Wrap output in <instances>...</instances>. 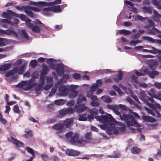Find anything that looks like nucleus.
Listing matches in <instances>:
<instances>
[{"label":"nucleus","mask_w":161,"mask_h":161,"mask_svg":"<svg viewBox=\"0 0 161 161\" xmlns=\"http://www.w3.org/2000/svg\"><path fill=\"white\" fill-rule=\"evenodd\" d=\"M66 6V4H65L61 5V6L58 5L51 8H44L43 9V13L46 15L50 16L51 15V14L50 13L51 11H53L54 12H59L61 11L62 8H61V7H65Z\"/></svg>","instance_id":"obj_10"},{"label":"nucleus","mask_w":161,"mask_h":161,"mask_svg":"<svg viewBox=\"0 0 161 161\" xmlns=\"http://www.w3.org/2000/svg\"><path fill=\"white\" fill-rule=\"evenodd\" d=\"M73 119L72 118L68 119L64 121L63 125L66 128H69L73 122Z\"/></svg>","instance_id":"obj_24"},{"label":"nucleus","mask_w":161,"mask_h":161,"mask_svg":"<svg viewBox=\"0 0 161 161\" xmlns=\"http://www.w3.org/2000/svg\"><path fill=\"white\" fill-rule=\"evenodd\" d=\"M101 99H103L104 102L107 103H109L112 101L111 98L105 96H102L101 97Z\"/></svg>","instance_id":"obj_35"},{"label":"nucleus","mask_w":161,"mask_h":161,"mask_svg":"<svg viewBox=\"0 0 161 161\" xmlns=\"http://www.w3.org/2000/svg\"><path fill=\"white\" fill-rule=\"evenodd\" d=\"M10 15L12 16H14L15 17L19 18L21 20L25 21L26 19H27L25 15L15 13L10 10H8L5 12H3V14L2 17H6L8 18H10L9 16Z\"/></svg>","instance_id":"obj_11"},{"label":"nucleus","mask_w":161,"mask_h":161,"mask_svg":"<svg viewBox=\"0 0 161 161\" xmlns=\"http://www.w3.org/2000/svg\"><path fill=\"white\" fill-rule=\"evenodd\" d=\"M107 106L108 108L113 110L117 115H119L120 114L119 112L117 110V108L118 107L117 105H108Z\"/></svg>","instance_id":"obj_26"},{"label":"nucleus","mask_w":161,"mask_h":161,"mask_svg":"<svg viewBox=\"0 0 161 161\" xmlns=\"http://www.w3.org/2000/svg\"><path fill=\"white\" fill-rule=\"evenodd\" d=\"M152 50H149L147 49H143L142 51L145 52H150L153 53H158L161 54V50H158L153 47H152Z\"/></svg>","instance_id":"obj_23"},{"label":"nucleus","mask_w":161,"mask_h":161,"mask_svg":"<svg viewBox=\"0 0 161 161\" xmlns=\"http://www.w3.org/2000/svg\"><path fill=\"white\" fill-rule=\"evenodd\" d=\"M31 29L32 31L36 33L40 32L41 30L40 27L37 25L33 26Z\"/></svg>","instance_id":"obj_37"},{"label":"nucleus","mask_w":161,"mask_h":161,"mask_svg":"<svg viewBox=\"0 0 161 161\" xmlns=\"http://www.w3.org/2000/svg\"><path fill=\"white\" fill-rule=\"evenodd\" d=\"M102 84V81L101 80H98L97 81L96 84H95L98 87L100 86Z\"/></svg>","instance_id":"obj_63"},{"label":"nucleus","mask_w":161,"mask_h":161,"mask_svg":"<svg viewBox=\"0 0 161 161\" xmlns=\"http://www.w3.org/2000/svg\"><path fill=\"white\" fill-rule=\"evenodd\" d=\"M56 71L58 75H61L64 73V69L63 67L59 65H56Z\"/></svg>","instance_id":"obj_27"},{"label":"nucleus","mask_w":161,"mask_h":161,"mask_svg":"<svg viewBox=\"0 0 161 161\" xmlns=\"http://www.w3.org/2000/svg\"><path fill=\"white\" fill-rule=\"evenodd\" d=\"M132 79L135 83L138 84L141 86L143 87H146L147 86V85L145 83H139L138 81L136 79V78L134 76H132Z\"/></svg>","instance_id":"obj_31"},{"label":"nucleus","mask_w":161,"mask_h":161,"mask_svg":"<svg viewBox=\"0 0 161 161\" xmlns=\"http://www.w3.org/2000/svg\"><path fill=\"white\" fill-rule=\"evenodd\" d=\"M157 63V62H153L149 66L150 68L152 69H155L158 64Z\"/></svg>","instance_id":"obj_47"},{"label":"nucleus","mask_w":161,"mask_h":161,"mask_svg":"<svg viewBox=\"0 0 161 161\" xmlns=\"http://www.w3.org/2000/svg\"><path fill=\"white\" fill-rule=\"evenodd\" d=\"M92 100L91 104L93 107L98 106L100 102L98 101V99L96 96H92L91 97Z\"/></svg>","instance_id":"obj_19"},{"label":"nucleus","mask_w":161,"mask_h":161,"mask_svg":"<svg viewBox=\"0 0 161 161\" xmlns=\"http://www.w3.org/2000/svg\"><path fill=\"white\" fill-rule=\"evenodd\" d=\"M65 102V101L62 99L57 100L54 101V103L57 105H61L63 104Z\"/></svg>","instance_id":"obj_42"},{"label":"nucleus","mask_w":161,"mask_h":161,"mask_svg":"<svg viewBox=\"0 0 161 161\" xmlns=\"http://www.w3.org/2000/svg\"><path fill=\"white\" fill-rule=\"evenodd\" d=\"M10 18H8L6 17H3L4 18H6V19H0V25L2 26H5L6 23L12 25H15L19 22V20L15 18H14V22H13L12 20V15H10L9 16Z\"/></svg>","instance_id":"obj_9"},{"label":"nucleus","mask_w":161,"mask_h":161,"mask_svg":"<svg viewBox=\"0 0 161 161\" xmlns=\"http://www.w3.org/2000/svg\"><path fill=\"white\" fill-rule=\"evenodd\" d=\"M42 159L45 161H47L49 159L48 156L46 154H42L41 155Z\"/></svg>","instance_id":"obj_52"},{"label":"nucleus","mask_w":161,"mask_h":161,"mask_svg":"<svg viewBox=\"0 0 161 161\" xmlns=\"http://www.w3.org/2000/svg\"><path fill=\"white\" fill-rule=\"evenodd\" d=\"M48 71V67H47L46 65L43 64V70L42 72V76H41L40 80L41 81V82L40 84H39L38 85V87H37V85L35 86V88L36 90H40V89L42 87L44 83V76L43 75L45 74Z\"/></svg>","instance_id":"obj_13"},{"label":"nucleus","mask_w":161,"mask_h":161,"mask_svg":"<svg viewBox=\"0 0 161 161\" xmlns=\"http://www.w3.org/2000/svg\"><path fill=\"white\" fill-rule=\"evenodd\" d=\"M31 66L32 67L34 68L35 67L37 64V62L36 60H32L30 63Z\"/></svg>","instance_id":"obj_49"},{"label":"nucleus","mask_w":161,"mask_h":161,"mask_svg":"<svg viewBox=\"0 0 161 161\" xmlns=\"http://www.w3.org/2000/svg\"><path fill=\"white\" fill-rule=\"evenodd\" d=\"M64 127L63 125L60 124H55L52 127L53 129L57 130L60 132H62L64 130Z\"/></svg>","instance_id":"obj_22"},{"label":"nucleus","mask_w":161,"mask_h":161,"mask_svg":"<svg viewBox=\"0 0 161 161\" xmlns=\"http://www.w3.org/2000/svg\"><path fill=\"white\" fill-rule=\"evenodd\" d=\"M36 85V83L33 79H31L29 80L21 81L16 85V87L25 90H28L35 86Z\"/></svg>","instance_id":"obj_4"},{"label":"nucleus","mask_w":161,"mask_h":161,"mask_svg":"<svg viewBox=\"0 0 161 161\" xmlns=\"http://www.w3.org/2000/svg\"><path fill=\"white\" fill-rule=\"evenodd\" d=\"M143 9L144 12L147 13L149 14H151L152 12V9L148 7H143Z\"/></svg>","instance_id":"obj_44"},{"label":"nucleus","mask_w":161,"mask_h":161,"mask_svg":"<svg viewBox=\"0 0 161 161\" xmlns=\"http://www.w3.org/2000/svg\"><path fill=\"white\" fill-rule=\"evenodd\" d=\"M31 21V20L29 19H26L25 20L26 25L28 28H31L33 26V24Z\"/></svg>","instance_id":"obj_33"},{"label":"nucleus","mask_w":161,"mask_h":161,"mask_svg":"<svg viewBox=\"0 0 161 161\" xmlns=\"http://www.w3.org/2000/svg\"><path fill=\"white\" fill-rule=\"evenodd\" d=\"M30 4L36 6V7H31L29 8L25 9V12L31 18H34L33 13L31 10L35 12H39L43 7L49 6L50 3L44 2H30Z\"/></svg>","instance_id":"obj_2"},{"label":"nucleus","mask_w":161,"mask_h":161,"mask_svg":"<svg viewBox=\"0 0 161 161\" xmlns=\"http://www.w3.org/2000/svg\"><path fill=\"white\" fill-rule=\"evenodd\" d=\"M66 108L61 109L59 111V113L61 115H65L67 114Z\"/></svg>","instance_id":"obj_56"},{"label":"nucleus","mask_w":161,"mask_h":161,"mask_svg":"<svg viewBox=\"0 0 161 161\" xmlns=\"http://www.w3.org/2000/svg\"><path fill=\"white\" fill-rule=\"evenodd\" d=\"M66 137L67 139L71 138L70 141L72 144H81L84 142L81 140L79 139V135L78 134H73L71 132H69L67 133Z\"/></svg>","instance_id":"obj_7"},{"label":"nucleus","mask_w":161,"mask_h":161,"mask_svg":"<svg viewBox=\"0 0 161 161\" xmlns=\"http://www.w3.org/2000/svg\"><path fill=\"white\" fill-rule=\"evenodd\" d=\"M155 91L154 88L151 89L148 92V94L154 98L160 100V99H161V98H159L158 96L155 95Z\"/></svg>","instance_id":"obj_29"},{"label":"nucleus","mask_w":161,"mask_h":161,"mask_svg":"<svg viewBox=\"0 0 161 161\" xmlns=\"http://www.w3.org/2000/svg\"><path fill=\"white\" fill-rule=\"evenodd\" d=\"M0 121L3 124H6V120L3 118V116L1 113L0 114Z\"/></svg>","instance_id":"obj_51"},{"label":"nucleus","mask_w":161,"mask_h":161,"mask_svg":"<svg viewBox=\"0 0 161 161\" xmlns=\"http://www.w3.org/2000/svg\"><path fill=\"white\" fill-rule=\"evenodd\" d=\"M24 66L15 67L13 69L9 71L7 73H5V74L6 76L10 77L16 74L22 75L24 72Z\"/></svg>","instance_id":"obj_12"},{"label":"nucleus","mask_w":161,"mask_h":161,"mask_svg":"<svg viewBox=\"0 0 161 161\" xmlns=\"http://www.w3.org/2000/svg\"><path fill=\"white\" fill-rule=\"evenodd\" d=\"M117 105L118 106V107L117 108V110H118L119 108H120L123 110H125L127 108L124 105L120 104Z\"/></svg>","instance_id":"obj_48"},{"label":"nucleus","mask_w":161,"mask_h":161,"mask_svg":"<svg viewBox=\"0 0 161 161\" xmlns=\"http://www.w3.org/2000/svg\"><path fill=\"white\" fill-rule=\"evenodd\" d=\"M67 114L72 113L73 112V110L72 108H66Z\"/></svg>","instance_id":"obj_55"},{"label":"nucleus","mask_w":161,"mask_h":161,"mask_svg":"<svg viewBox=\"0 0 161 161\" xmlns=\"http://www.w3.org/2000/svg\"><path fill=\"white\" fill-rule=\"evenodd\" d=\"M122 73L121 71H119L118 75L117 76L118 79L115 78L114 79V80L117 82L119 80H121L122 78Z\"/></svg>","instance_id":"obj_46"},{"label":"nucleus","mask_w":161,"mask_h":161,"mask_svg":"<svg viewBox=\"0 0 161 161\" xmlns=\"http://www.w3.org/2000/svg\"><path fill=\"white\" fill-rule=\"evenodd\" d=\"M120 33L125 35H128L130 34V32L127 30H122L120 31Z\"/></svg>","instance_id":"obj_50"},{"label":"nucleus","mask_w":161,"mask_h":161,"mask_svg":"<svg viewBox=\"0 0 161 161\" xmlns=\"http://www.w3.org/2000/svg\"><path fill=\"white\" fill-rule=\"evenodd\" d=\"M31 135V131L29 130H26L25 133V135L26 137H28Z\"/></svg>","instance_id":"obj_58"},{"label":"nucleus","mask_w":161,"mask_h":161,"mask_svg":"<svg viewBox=\"0 0 161 161\" xmlns=\"http://www.w3.org/2000/svg\"><path fill=\"white\" fill-rule=\"evenodd\" d=\"M143 72L144 73H140L136 71V74L137 76H141L144 74H148L149 76L152 78H154L156 75L158 74V73L157 71H152L151 72H149L148 69H145Z\"/></svg>","instance_id":"obj_15"},{"label":"nucleus","mask_w":161,"mask_h":161,"mask_svg":"<svg viewBox=\"0 0 161 161\" xmlns=\"http://www.w3.org/2000/svg\"><path fill=\"white\" fill-rule=\"evenodd\" d=\"M84 111H89L91 114H92L94 116L97 115V110L96 109H93L92 110L89 109L87 107H85L84 108Z\"/></svg>","instance_id":"obj_28"},{"label":"nucleus","mask_w":161,"mask_h":161,"mask_svg":"<svg viewBox=\"0 0 161 161\" xmlns=\"http://www.w3.org/2000/svg\"><path fill=\"white\" fill-rule=\"evenodd\" d=\"M86 100V98L82 95H79L77 100V104L75 106L76 111L78 113L84 111V102Z\"/></svg>","instance_id":"obj_6"},{"label":"nucleus","mask_w":161,"mask_h":161,"mask_svg":"<svg viewBox=\"0 0 161 161\" xmlns=\"http://www.w3.org/2000/svg\"><path fill=\"white\" fill-rule=\"evenodd\" d=\"M113 88L116 91L118 92L119 94L120 95H122L123 94V92L121 91L120 89H119L118 87L115 86L114 85L113 86Z\"/></svg>","instance_id":"obj_43"},{"label":"nucleus","mask_w":161,"mask_h":161,"mask_svg":"<svg viewBox=\"0 0 161 161\" xmlns=\"http://www.w3.org/2000/svg\"><path fill=\"white\" fill-rule=\"evenodd\" d=\"M95 118L97 121L103 123V125L99 126L109 134H117L125 131L126 128L124 124L118 123L110 114H107L105 116H96Z\"/></svg>","instance_id":"obj_1"},{"label":"nucleus","mask_w":161,"mask_h":161,"mask_svg":"<svg viewBox=\"0 0 161 161\" xmlns=\"http://www.w3.org/2000/svg\"><path fill=\"white\" fill-rule=\"evenodd\" d=\"M77 93L78 92L76 91H71L69 94V97L71 98H73L77 96Z\"/></svg>","instance_id":"obj_38"},{"label":"nucleus","mask_w":161,"mask_h":161,"mask_svg":"<svg viewBox=\"0 0 161 161\" xmlns=\"http://www.w3.org/2000/svg\"><path fill=\"white\" fill-rule=\"evenodd\" d=\"M4 33L8 35H12L18 38H20L23 36L27 40L28 39V36L25 31L24 30H19L18 32L16 33L10 30H8L5 31Z\"/></svg>","instance_id":"obj_8"},{"label":"nucleus","mask_w":161,"mask_h":161,"mask_svg":"<svg viewBox=\"0 0 161 161\" xmlns=\"http://www.w3.org/2000/svg\"><path fill=\"white\" fill-rule=\"evenodd\" d=\"M25 149L29 153L33 156V157H35V155L34 150L29 147H26Z\"/></svg>","instance_id":"obj_41"},{"label":"nucleus","mask_w":161,"mask_h":161,"mask_svg":"<svg viewBox=\"0 0 161 161\" xmlns=\"http://www.w3.org/2000/svg\"><path fill=\"white\" fill-rule=\"evenodd\" d=\"M78 87L77 85H71L68 86L62 85L60 86L59 88V94L60 95L65 96L68 93V89L69 91H75Z\"/></svg>","instance_id":"obj_5"},{"label":"nucleus","mask_w":161,"mask_h":161,"mask_svg":"<svg viewBox=\"0 0 161 161\" xmlns=\"http://www.w3.org/2000/svg\"><path fill=\"white\" fill-rule=\"evenodd\" d=\"M14 111L16 113H18L19 112V107L17 105H16L14 107Z\"/></svg>","instance_id":"obj_62"},{"label":"nucleus","mask_w":161,"mask_h":161,"mask_svg":"<svg viewBox=\"0 0 161 161\" xmlns=\"http://www.w3.org/2000/svg\"><path fill=\"white\" fill-rule=\"evenodd\" d=\"M148 22L151 25H154V23L152 20H148ZM145 28L147 29H151L149 31V33H150L155 34L157 33H159L160 32L158 30L155 28L154 26H146Z\"/></svg>","instance_id":"obj_16"},{"label":"nucleus","mask_w":161,"mask_h":161,"mask_svg":"<svg viewBox=\"0 0 161 161\" xmlns=\"http://www.w3.org/2000/svg\"><path fill=\"white\" fill-rule=\"evenodd\" d=\"M151 108L155 109L156 108L160 109L161 108V105L158 104L156 103L155 105L153 103H149L148 102L144 101Z\"/></svg>","instance_id":"obj_25"},{"label":"nucleus","mask_w":161,"mask_h":161,"mask_svg":"<svg viewBox=\"0 0 161 161\" xmlns=\"http://www.w3.org/2000/svg\"><path fill=\"white\" fill-rule=\"evenodd\" d=\"M143 38L144 40L148 41L151 42H154V40L153 38L149 37H144Z\"/></svg>","instance_id":"obj_53"},{"label":"nucleus","mask_w":161,"mask_h":161,"mask_svg":"<svg viewBox=\"0 0 161 161\" xmlns=\"http://www.w3.org/2000/svg\"><path fill=\"white\" fill-rule=\"evenodd\" d=\"M12 65V63H5L0 65V73L3 74L6 77H9L6 76L5 73H7L9 71H6L10 68Z\"/></svg>","instance_id":"obj_14"},{"label":"nucleus","mask_w":161,"mask_h":161,"mask_svg":"<svg viewBox=\"0 0 161 161\" xmlns=\"http://www.w3.org/2000/svg\"><path fill=\"white\" fill-rule=\"evenodd\" d=\"M53 83V79L50 77H47V85L44 86V89L45 90H47L50 88L52 85Z\"/></svg>","instance_id":"obj_20"},{"label":"nucleus","mask_w":161,"mask_h":161,"mask_svg":"<svg viewBox=\"0 0 161 161\" xmlns=\"http://www.w3.org/2000/svg\"><path fill=\"white\" fill-rule=\"evenodd\" d=\"M131 151L133 154H137L141 152V150L139 148L133 147L131 149Z\"/></svg>","instance_id":"obj_36"},{"label":"nucleus","mask_w":161,"mask_h":161,"mask_svg":"<svg viewBox=\"0 0 161 161\" xmlns=\"http://www.w3.org/2000/svg\"><path fill=\"white\" fill-rule=\"evenodd\" d=\"M141 41L139 40H137L136 41L133 40L131 41L130 42V46H134L136 44L141 42Z\"/></svg>","instance_id":"obj_45"},{"label":"nucleus","mask_w":161,"mask_h":161,"mask_svg":"<svg viewBox=\"0 0 161 161\" xmlns=\"http://www.w3.org/2000/svg\"><path fill=\"white\" fill-rule=\"evenodd\" d=\"M159 0H152V3L158 9H161V3L158 2Z\"/></svg>","instance_id":"obj_32"},{"label":"nucleus","mask_w":161,"mask_h":161,"mask_svg":"<svg viewBox=\"0 0 161 161\" xmlns=\"http://www.w3.org/2000/svg\"><path fill=\"white\" fill-rule=\"evenodd\" d=\"M33 22L35 24H39L41 25L42 26L44 25L38 19H35Z\"/></svg>","instance_id":"obj_57"},{"label":"nucleus","mask_w":161,"mask_h":161,"mask_svg":"<svg viewBox=\"0 0 161 161\" xmlns=\"http://www.w3.org/2000/svg\"><path fill=\"white\" fill-rule=\"evenodd\" d=\"M156 157L158 159L161 158V151H158L156 154Z\"/></svg>","instance_id":"obj_64"},{"label":"nucleus","mask_w":161,"mask_h":161,"mask_svg":"<svg viewBox=\"0 0 161 161\" xmlns=\"http://www.w3.org/2000/svg\"><path fill=\"white\" fill-rule=\"evenodd\" d=\"M120 118L122 120L125 121L128 126H134L137 128L140 127V125L136 121L135 118L130 115L123 114L122 115L120 116Z\"/></svg>","instance_id":"obj_3"},{"label":"nucleus","mask_w":161,"mask_h":161,"mask_svg":"<svg viewBox=\"0 0 161 161\" xmlns=\"http://www.w3.org/2000/svg\"><path fill=\"white\" fill-rule=\"evenodd\" d=\"M53 61L54 60L51 58L48 59L47 60V64L49 65V67L51 69H53Z\"/></svg>","instance_id":"obj_39"},{"label":"nucleus","mask_w":161,"mask_h":161,"mask_svg":"<svg viewBox=\"0 0 161 161\" xmlns=\"http://www.w3.org/2000/svg\"><path fill=\"white\" fill-rule=\"evenodd\" d=\"M8 140L9 142H12L17 146L21 147L23 146V143L15 139L12 136L8 137Z\"/></svg>","instance_id":"obj_17"},{"label":"nucleus","mask_w":161,"mask_h":161,"mask_svg":"<svg viewBox=\"0 0 161 161\" xmlns=\"http://www.w3.org/2000/svg\"><path fill=\"white\" fill-rule=\"evenodd\" d=\"M142 118L144 120L148 122H152L153 120V119L151 117L145 116H142Z\"/></svg>","instance_id":"obj_40"},{"label":"nucleus","mask_w":161,"mask_h":161,"mask_svg":"<svg viewBox=\"0 0 161 161\" xmlns=\"http://www.w3.org/2000/svg\"><path fill=\"white\" fill-rule=\"evenodd\" d=\"M119 86L121 88L124 90L127 93L130 94L133 98L134 99V100H136L137 102H138V100L136 96L133 95V92L130 89L128 88L126 89L121 84L119 85Z\"/></svg>","instance_id":"obj_18"},{"label":"nucleus","mask_w":161,"mask_h":161,"mask_svg":"<svg viewBox=\"0 0 161 161\" xmlns=\"http://www.w3.org/2000/svg\"><path fill=\"white\" fill-rule=\"evenodd\" d=\"M87 120L86 115V114H83L79 115L78 120L81 121H85Z\"/></svg>","instance_id":"obj_34"},{"label":"nucleus","mask_w":161,"mask_h":161,"mask_svg":"<svg viewBox=\"0 0 161 161\" xmlns=\"http://www.w3.org/2000/svg\"><path fill=\"white\" fill-rule=\"evenodd\" d=\"M90 156L89 155H85L80 158L82 159H88L90 158Z\"/></svg>","instance_id":"obj_59"},{"label":"nucleus","mask_w":161,"mask_h":161,"mask_svg":"<svg viewBox=\"0 0 161 161\" xmlns=\"http://www.w3.org/2000/svg\"><path fill=\"white\" fill-rule=\"evenodd\" d=\"M5 108L6 109L4 112L5 113L8 114L10 110V108L9 106L7 105L5 106Z\"/></svg>","instance_id":"obj_61"},{"label":"nucleus","mask_w":161,"mask_h":161,"mask_svg":"<svg viewBox=\"0 0 161 161\" xmlns=\"http://www.w3.org/2000/svg\"><path fill=\"white\" fill-rule=\"evenodd\" d=\"M91 134L90 132H87L85 135V137L87 140H89L91 138Z\"/></svg>","instance_id":"obj_54"},{"label":"nucleus","mask_w":161,"mask_h":161,"mask_svg":"<svg viewBox=\"0 0 161 161\" xmlns=\"http://www.w3.org/2000/svg\"><path fill=\"white\" fill-rule=\"evenodd\" d=\"M97 88V86H96L95 84H93L91 88V91L92 92H94Z\"/></svg>","instance_id":"obj_60"},{"label":"nucleus","mask_w":161,"mask_h":161,"mask_svg":"<svg viewBox=\"0 0 161 161\" xmlns=\"http://www.w3.org/2000/svg\"><path fill=\"white\" fill-rule=\"evenodd\" d=\"M161 18V14H159L157 11L155 10L154 11V16L153 19L156 22H159V18Z\"/></svg>","instance_id":"obj_30"},{"label":"nucleus","mask_w":161,"mask_h":161,"mask_svg":"<svg viewBox=\"0 0 161 161\" xmlns=\"http://www.w3.org/2000/svg\"><path fill=\"white\" fill-rule=\"evenodd\" d=\"M66 153L67 154L70 156H78L80 154L79 151L71 149H67Z\"/></svg>","instance_id":"obj_21"}]
</instances>
